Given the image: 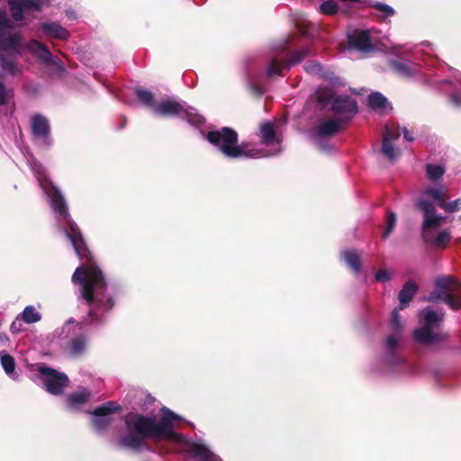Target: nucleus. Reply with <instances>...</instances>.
<instances>
[{
  "instance_id": "obj_1",
  "label": "nucleus",
  "mask_w": 461,
  "mask_h": 461,
  "mask_svg": "<svg viewBox=\"0 0 461 461\" xmlns=\"http://www.w3.org/2000/svg\"><path fill=\"white\" fill-rule=\"evenodd\" d=\"M59 223L61 231L71 243L76 254L82 261L72 275L78 297L89 305L88 315L81 321L70 318L62 327L63 339H68L64 354L68 357L82 356L87 347L86 331L90 325L102 323L106 314L113 310L120 293V286L109 283L88 249L81 230L71 218L65 197L59 192Z\"/></svg>"
},
{
  "instance_id": "obj_2",
  "label": "nucleus",
  "mask_w": 461,
  "mask_h": 461,
  "mask_svg": "<svg viewBox=\"0 0 461 461\" xmlns=\"http://www.w3.org/2000/svg\"><path fill=\"white\" fill-rule=\"evenodd\" d=\"M390 328L392 333L385 340L386 353L381 359L383 369L377 370V373L385 376L394 375L407 377L416 376L419 374L418 367L406 363L403 358L395 353V349L402 338V325L397 308H394L392 312Z\"/></svg>"
},
{
  "instance_id": "obj_3",
  "label": "nucleus",
  "mask_w": 461,
  "mask_h": 461,
  "mask_svg": "<svg viewBox=\"0 0 461 461\" xmlns=\"http://www.w3.org/2000/svg\"><path fill=\"white\" fill-rule=\"evenodd\" d=\"M206 140L228 158H261L265 153L249 143L238 144V133L231 128L223 127L221 130L210 131Z\"/></svg>"
},
{
  "instance_id": "obj_4",
  "label": "nucleus",
  "mask_w": 461,
  "mask_h": 461,
  "mask_svg": "<svg viewBox=\"0 0 461 461\" xmlns=\"http://www.w3.org/2000/svg\"><path fill=\"white\" fill-rule=\"evenodd\" d=\"M314 99L320 106L330 105L331 112L342 123L350 121L358 112L357 101L348 95H335L327 86H319L314 92Z\"/></svg>"
},
{
  "instance_id": "obj_5",
  "label": "nucleus",
  "mask_w": 461,
  "mask_h": 461,
  "mask_svg": "<svg viewBox=\"0 0 461 461\" xmlns=\"http://www.w3.org/2000/svg\"><path fill=\"white\" fill-rule=\"evenodd\" d=\"M435 288L424 300L430 303L444 302L451 310H461V281L451 275L435 279Z\"/></svg>"
},
{
  "instance_id": "obj_6",
  "label": "nucleus",
  "mask_w": 461,
  "mask_h": 461,
  "mask_svg": "<svg viewBox=\"0 0 461 461\" xmlns=\"http://www.w3.org/2000/svg\"><path fill=\"white\" fill-rule=\"evenodd\" d=\"M419 317L424 327L414 330V339L422 345H438L447 339V333H437L431 329L438 327L444 321L445 312L434 311L428 306L420 311Z\"/></svg>"
},
{
  "instance_id": "obj_7",
  "label": "nucleus",
  "mask_w": 461,
  "mask_h": 461,
  "mask_svg": "<svg viewBox=\"0 0 461 461\" xmlns=\"http://www.w3.org/2000/svg\"><path fill=\"white\" fill-rule=\"evenodd\" d=\"M153 113L160 117H179L195 127L203 125L205 121L194 107L179 99L162 100L153 107Z\"/></svg>"
},
{
  "instance_id": "obj_8",
  "label": "nucleus",
  "mask_w": 461,
  "mask_h": 461,
  "mask_svg": "<svg viewBox=\"0 0 461 461\" xmlns=\"http://www.w3.org/2000/svg\"><path fill=\"white\" fill-rule=\"evenodd\" d=\"M15 26L5 10L0 9V53L22 55L23 45L19 32H12Z\"/></svg>"
},
{
  "instance_id": "obj_9",
  "label": "nucleus",
  "mask_w": 461,
  "mask_h": 461,
  "mask_svg": "<svg viewBox=\"0 0 461 461\" xmlns=\"http://www.w3.org/2000/svg\"><path fill=\"white\" fill-rule=\"evenodd\" d=\"M341 124L343 123L338 119H330L321 122L310 132V138L321 150L326 153H331L333 147L327 139L336 134L339 131Z\"/></svg>"
},
{
  "instance_id": "obj_10",
  "label": "nucleus",
  "mask_w": 461,
  "mask_h": 461,
  "mask_svg": "<svg viewBox=\"0 0 461 461\" xmlns=\"http://www.w3.org/2000/svg\"><path fill=\"white\" fill-rule=\"evenodd\" d=\"M122 410L120 404L113 401H108L94 409L91 425L98 434H104L110 427L113 414Z\"/></svg>"
},
{
  "instance_id": "obj_11",
  "label": "nucleus",
  "mask_w": 461,
  "mask_h": 461,
  "mask_svg": "<svg viewBox=\"0 0 461 461\" xmlns=\"http://www.w3.org/2000/svg\"><path fill=\"white\" fill-rule=\"evenodd\" d=\"M311 55L312 50L309 47H303L300 50H294L289 59H279L277 57H275L267 68V77L283 76L284 70H289L293 66L299 64L303 59Z\"/></svg>"
},
{
  "instance_id": "obj_12",
  "label": "nucleus",
  "mask_w": 461,
  "mask_h": 461,
  "mask_svg": "<svg viewBox=\"0 0 461 461\" xmlns=\"http://www.w3.org/2000/svg\"><path fill=\"white\" fill-rule=\"evenodd\" d=\"M259 137L261 144L266 147H269V149H260L265 155L261 158L276 156L281 153V139L276 135L275 124L269 121L262 122L259 126ZM256 148L259 149L256 145H250V148Z\"/></svg>"
},
{
  "instance_id": "obj_13",
  "label": "nucleus",
  "mask_w": 461,
  "mask_h": 461,
  "mask_svg": "<svg viewBox=\"0 0 461 461\" xmlns=\"http://www.w3.org/2000/svg\"><path fill=\"white\" fill-rule=\"evenodd\" d=\"M32 172L37 178L41 188L48 197L52 211L58 212V187L55 183L49 177L46 168L40 163L32 165Z\"/></svg>"
},
{
  "instance_id": "obj_14",
  "label": "nucleus",
  "mask_w": 461,
  "mask_h": 461,
  "mask_svg": "<svg viewBox=\"0 0 461 461\" xmlns=\"http://www.w3.org/2000/svg\"><path fill=\"white\" fill-rule=\"evenodd\" d=\"M348 50H357L361 54H369L376 50V42L371 37L369 30H353L347 34Z\"/></svg>"
},
{
  "instance_id": "obj_15",
  "label": "nucleus",
  "mask_w": 461,
  "mask_h": 461,
  "mask_svg": "<svg viewBox=\"0 0 461 461\" xmlns=\"http://www.w3.org/2000/svg\"><path fill=\"white\" fill-rule=\"evenodd\" d=\"M36 381L49 393L58 395V370L49 367L44 363H38L34 366Z\"/></svg>"
},
{
  "instance_id": "obj_16",
  "label": "nucleus",
  "mask_w": 461,
  "mask_h": 461,
  "mask_svg": "<svg viewBox=\"0 0 461 461\" xmlns=\"http://www.w3.org/2000/svg\"><path fill=\"white\" fill-rule=\"evenodd\" d=\"M416 205L423 212L422 230L436 229L446 219L445 216L436 213V207L432 202L419 199Z\"/></svg>"
},
{
  "instance_id": "obj_17",
  "label": "nucleus",
  "mask_w": 461,
  "mask_h": 461,
  "mask_svg": "<svg viewBox=\"0 0 461 461\" xmlns=\"http://www.w3.org/2000/svg\"><path fill=\"white\" fill-rule=\"evenodd\" d=\"M12 17L16 22L23 20V14L29 10L40 11L41 5L37 0H7Z\"/></svg>"
},
{
  "instance_id": "obj_18",
  "label": "nucleus",
  "mask_w": 461,
  "mask_h": 461,
  "mask_svg": "<svg viewBox=\"0 0 461 461\" xmlns=\"http://www.w3.org/2000/svg\"><path fill=\"white\" fill-rule=\"evenodd\" d=\"M23 50H28L44 65H51L53 63V55L50 51L49 48L37 40H32L25 43L23 45Z\"/></svg>"
},
{
  "instance_id": "obj_19",
  "label": "nucleus",
  "mask_w": 461,
  "mask_h": 461,
  "mask_svg": "<svg viewBox=\"0 0 461 461\" xmlns=\"http://www.w3.org/2000/svg\"><path fill=\"white\" fill-rule=\"evenodd\" d=\"M391 66L399 75L407 78L423 76L421 66L408 59L392 61Z\"/></svg>"
},
{
  "instance_id": "obj_20",
  "label": "nucleus",
  "mask_w": 461,
  "mask_h": 461,
  "mask_svg": "<svg viewBox=\"0 0 461 461\" xmlns=\"http://www.w3.org/2000/svg\"><path fill=\"white\" fill-rule=\"evenodd\" d=\"M421 235L425 243L437 249L446 248L452 239L451 232L447 230H440L435 237L432 230H425Z\"/></svg>"
},
{
  "instance_id": "obj_21",
  "label": "nucleus",
  "mask_w": 461,
  "mask_h": 461,
  "mask_svg": "<svg viewBox=\"0 0 461 461\" xmlns=\"http://www.w3.org/2000/svg\"><path fill=\"white\" fill-rule=\"evenodd\" d=\"M19 56L16 53H0V68L5 75L15 77L22 73V66L17 62Z\"/></svg>"
},
{
  "instance_id": "obj_22",
  "label": "nucleus",
  "mask_w": 461,
  "mask_h": 461,
  "mask_svg": "<svg viewBox=\"0 0 461 461\" xmlns=\"http://www.w3.org/2000/svg\"><path fill=\"white\" fill-rule=\"evenodd\" d=\"M32 135L37 139H46L50 134L49 121L41 114H35L31 119Z\"/></svg>"
},
{
  "instance_id": "obj_23",
  "label": "nucleus",
  "mask_w": 461,
  "mask_h": 461,
  "mask_svg": "<svg viewBox=\"0 0 461 461\" xmlns=\"http://www.w3.org/2000/svg\"><path fill=\"white\" fill-rule=\"evenodd\" d=\"M418 286L415 282L410 280L406 282L401 291L399 292V301L400 304L398 307V312L403 308H405L412 297L417 294Z\"/></svg>"
},
{
  "instance_id": "obj_24",
  "label": "nucleus",
  "mask_w": 461,
  "mask_h": 461,
  "mask_svg": "<svg viewBox=\"0 0 461 461\" xmlns=\"http://www.w3.org/2000/svg\"><path fill=\"white\" fill-rule=\"evenodd\" d=\"M78 21V15L77 12L71 7L65 10L64 17L59 20V41L67 40L69 37V32L67 29L60 25V23H64V25L70 26L76 23Z\"/></svg>"
},
{
  "instance_id": "obj_25",
  "label": "nucleus",
  "mask_w": 461,
  "mask_h": 461,
  "mask_svg": "<svg viewBox=\"0 0 461 461\" xmlns=\"http://www.w3.org/2000/svg\"><path fill=\"white\" fill-rule=\"evenodd\" d=\"M368 105L378 111L392 110L393 107L389 104L387 98L379 92H373L368 95L367 98Z\"/></svg>"
},
{
  "instance_id": "obj_26",
  "label": "nucleus",
  "mask_w": 461,
  "mask_h": 461,
  "mask_svg": "<svg viewBox=\"0 0 461 461\" xmlns=\"http://www.w3.org/2000/svg\"><path fill=\"white\" fill-rule=\"evenodd\" d=\"M341 258L355 274L360 273L362 265L360 255L357 253V251L346 250L341 253Z\"/></svg>"
},
{
  "instance_id": "obj_27",
  "label": "nucleus",
  "mask_w": 461,
  "mask_h": 461,
  "mask_svg": "<svg viewBox=\"0 0 461 461\" xmlns=\"http://www.w3.org/2000/svg\"><path fill=\"white\" fill-rule=\"evenodd\" d=\"M90 397V392L86 388H82L72 393L68 396V404L70 408L76 409L79 405L86 402Z\"/></svg>"
},
{
  "instance_id": "obj_28",
  "label": "nucleus",
  "mask_w": 461,
  "mask_h": 461,
  "mask_svg": "<svg viewBox=\"0 0 461 461\" xmlns=\"http://www.w3.org/2000/svg\"><path fill=\"white\" fill-rule=\"evenodd\" d=\"M425 169L426 176L431 182L438 181L446 172L444 166L438 164H427Z\"/></svg>"
},
{
  "instance_id": "obj_29",
  "label": "nucleus",
  "mask_w": 461,
  "mask_h": 461,
  "mask_svg": "<svg viewBox=\"0 0 461 461\" xmlns=\"http://www.w3.org/2000/svg\"><path fill=\"white\" fill-rule=\"evenodd\" d=\"M422 194L425 196L431 197L438 207L439 203H442L445 198L444 187L442 185L438 187L428 186L424 188Z\"/></svg>"
},
{
  "instance_id": "obj_30",
  "label": "nucleus",
  "mask_w": 461,
  "mask_h": 461,
  "mask_svg": "<svg viewBox=\"0 0 461 461\" xmlns=\"http://www.w3.org/2000/svg\"><path fill=\"white\" fill-rule=\"evenodd\" d=\"M0 361L2 367L8 375H11L14 373L15 360L13 356L6 353L5 350H2L0 352Z\"/></svg>"
},
{
  "instance_id": "obj_31",
  "label": "nucleus",
  "mask_w": 461,
  "mask_h": 461,
  "mask_svg": "<svg viewBox=\"0 0 461 461\" xmlns=\"http://www.w3.org/2000/svg\"><path fill=\"white\" fill-rule=\"evenodd\" d=\"M134 93H135V95L138 97V99L143 104H145L149 107H151L152 109L156 105V104L154 103L153 94L150 91L146 90L141 87H136L134 89Z\"/></svg>"
},
{
  "instance_id": "obj_32",
  "label": "nucleus",
  "mask_w": 461,
  "mask_h": 461,
  "mask_svg": "<svg viewBox=\"0 0 461 461\" xmlns=\"http://www.w3.org/2000/svg\"><path fill=\"white\" fill-rule=\"evenodd\" d=\"M383 154L391 161L396 159L400 155V149L394 147L393 143L388 142V138L383 140L382 149Z\"/></svg>"
},
{
  "instance_id": "obj_33",
  "label": "nucleus",
  "mask_w": 461,
  "mask_h": 461,
  "mask_svg": "<svg viewBox=\"0 0 461 461\" xmlns=\"http://www.w3.org/2000/svg\"><path fill=\"white\" fill-rule=\"evenodd\" d=\"M23 321L26 323H35L41 320V314L33 306H26L20 315Z\"/></svg>"
},
{
  "instance_id": "obj_34",
  "label": "nucleus",
  "mask_w": 461,
  "mask_h": 461,
  "mask_svg": "<svg viewBox=\"0 0 461 461\" xmlns=\"http://www.w3.org/2000/svg\"><path fill=\"white\" fill-rule=\"evenodd\" d=\"M305 72L310 75L318 76L320 77H326V71L323 70L322 66L320 62L312 60L307 62L303 67Z\"/></svg>"
},
{
  "instance_id": "obj_35",
  "label": "nucleus",
  "mask_w": 461,
  "mask_h": 461,
  "mask_svg": "<svg viewBox=\"0 0 461 461\" xmlns=\"http://www.w3.org/2000/svg\"><path fill=\"white\" fill-rule=\"evenodd\" d=\"M339 11V5L334 0L324 1L320 5V12L326 15H332L337 14Z\"/></svg>"
},
{
  "instance_id": "obj_36",
  "label": "nucleus",
  "mask_w": 461,
  "mask_h": 461,
  "mask_svg": "<svg viewBox=\"0 0 461 461\" xmlns=\"http://www.w3.org/2000/svg\"><path fill=\"white\" fill-rule=\"evenodd\" d=\"M371 6L378 10L384 17H391L395 14L394 9L385 3L375 2Z\"/></svg>"
},
{
  "instance_id": "obj_37",
  "label": "nucleus",
  "mask_w": 461,
  "mask_h": 461,
  "mask_svg": "<svg viewBox=\"0 0 461 461\" xmlns=\"http://www.w3.org/2000/svg\"><path fill=\"white\" fill-rule=\"evenodd\" d=\"M461 206L460 199H456L451 202H445L439 203V207L443 209L446 212L453 213L456 212Z\"/></svg>"
},
{
  "instance_id": "obj_38",
  "label": "nucleus",
  "mask_w": 461,
  "mask_h": 461,
  "mask_svg": "<svg viewBox=\"0 0 461 461\" xmlns=\"http://www.w3.org/2000/svg\"><path fill=\"white\" fill-rule=\"evenodd\" d=\"M401 131L398 128L386 126L383 134V140H386V138H388V142L393 143L394 140L399 139Z\"/></svg>"
},
{
  "instance_id": "obj_39",
  "label": "nucleus",
  "mask_w": 461,
  "mask_h": 461,
  "mask_svg": "<svg viewBox=\"0 0 461 461\" xmlns=\"http://www.w3.org/2000/svg\"><path fill=\"white\" fill-rule=\"evenodd\" d=\"M396 214L393 212H387V227L384 233V239L388 238L391 232L393 230L396 224Z\"/></svg>"
},
{
  "instance_id": "obj_40",
  "label": "nucleus",
  "mask_w": 461,
  "mask_h": 461,
  "mask_svg": "<svg viewBox=\"0 0 461 461\" xmlns=\"http://www.w3.org/2000/svg\"><path fill=\"white\" fill-rule=\"evenodd\" d=\"M450 104L456 108H461V94L457 91H453L449 95Z\"/></svg>"
},
{
  "instance_id": "obj_41",
  "label": "nucleus",
  "mask_w": 461,
  "mask_h": 461,
  "mask_svg": "<svg viewBox=\"0 0 461 461\" xmlns=\"http://www.w3.org/2000/svg\"><path fill=\"white\" fill-rule=\"evenodd\" d=\"M22 317L19 315L17 318L12 322L10 326V331L13 334H17L23 330V325H22Z\"/></svg>"
},
{
  "instance_id": "obj_42",
  "label": "nucleus",
  "mask_w": 461,
  "mask_h": 461,
  "mask_svg": "<svg viewBox=\"0 0 461 461\" xmlns=\"http://www.w3.org/2000/svg\"><path fill=\"white\" fill-rule=\"evenodd\" d=\"M2 76L0 75V77ZM8 90L5 88L2 79H0V106L7 104Z\"/></svg>"
},
{
  "instance_id": "obj_43",
  "label": "nucleus",
  "mask_w": 461,
  "mask_h": 461,
  "mask_svg": "<svg viewBox=\"0 0 461 461\" xmlns=\"http://www.w3.org/2000/svg\"><path fill=\"white\" fill-rule=\"evenodd\" d=\"M324 79L328 80L332 86H343V82L338 77H335L333 74L326 72V77Z\"/></svg>"
},
{
  "instance_id": "obj_44",
  "label": "nucleus",
  "mask_w": 461,
  "mask_h": 461,
  "mask_svg": "<svg viewBox=\"0 0 461 461\" xmlns=\"http://www.w3.org/2000/svg\"><path fill=\"white\" fill-rule=\"evenodd\" d=\"M375 277V280L378 282H385L391 279V275L387 270L383 269L377 271Z\"/></svg>"
},
{
  "instance_id": "obj_45",
  "label": "nucleus",
  "mask_w": 461,
  "mask_h": 461,
  "mask_svg": "<svg viewBox=\"0 0 461 461\" xmlns=\"http://www.w3.org/2000/svg\"><path fill=\"white\" fill-rule=\"evenodd\" d=\"M43 30L52 35L53 38H58V25L56 24H43Z\"/></svg>"
},
{
  "instance_id": "obj_46",
  "label": "nucleus",
  "mask_w": 461,
  "mask_h": 461,
  "mask_svg": "<svg viewBox=\"0 0 461 461\" xmlns=\"http://www.w3.org/2000/svg\"><path fill=\"white\" fill-rule=\"evenodd\" d=\"M249 86L254 95L257 96H261L265 92V89L262 86H257L254 82H249Z\"/></svg>"
},
{
  "instance_id": "obj_47",
  "label": "nucleus",
  "mask_w": 461,
  "mask_h": 461,
  "mask_svg": "<svg viewBox=\"0 0 461 461\" xmlns=\"http://www.w3.org/2000/svg\"><path fill=\"white\" fill-rule=\"evenodd\" d=\"M69 383V379L65 373L59 372V393H61V388L67 386Z\"/></svg>"
},
{
  "instance_id": "obj_48",
  "label": "nucleus",
  "mask_w": 461,
  "mask_h": 461,
  "mask_svg": "<svg viewBox=\"0 0 461 461\" xmlns=\"http://www.w3.org/2000/svg\"><path fill=\"white\" fill-rule=\"evenodd\" d=\"M401 133H402L404 140L408 142H412L414 140L411 132L407 128H402Z\"/></svg>"
},
{
  "instance_id": "obj_49",
  "label": "nucleus",
  "mask_w": 461,
  "mask_h": 461,
  "mask_svg": "<svg viewBox=\"0 0 461 461\" xmlns=\"http://www.w3.org/2000/svg\"><path fill=\"white\" fill-rule=\"evenodd\" d=\"M59 80L63 77V76L66 74V68H65V66L64 64L61 62V60L59 59Z\"/></svg>"
},
{
  "instance_id": "obj_50",
  "label": "nucleus",
  "mask_w": 461,
  "mask_h": 461,
  "mask_svg": "<svg viewBox=\"0 0 461 461\" xmlns=\"http://www.w3.org/2000/svg\"><path fill=\"white\" fill-rule=\"evenodd\" d=\"M454 77H455L456 81H457V82H459L461 84V73L455 72Z\"/></svg>"
},
{
  "instance_id": "obj_51",
  "label": "nucleus",
  "mask_w": 461,
  "mask_h": 461,
  "mask_svg": "<svg viewBox=\"0 0 461 461\" xmlns=\"http://www.w3.org/2000/svg\"><path fill=\"white\" fill-rule=\"evenodd\" d=\"M445 82H447L449 83L450 85H454V82L452 80H449V79H446Z\"/></svg>"
},
{
  "instance_id": "obj_52",
  "label": "nucleus",
  "mask_w": 461,
  "mask_h": 461,
  "mask_svg": "<svg viewBox=\"0 0 461 461\" xmlns=\"http://www.w3.org/2000/svg\"><path fill=\"white\" fill-rule=\"evenodd\" d=\"M459 221H461V215L459 216Z\"/></svg>"
}]
</instances>
